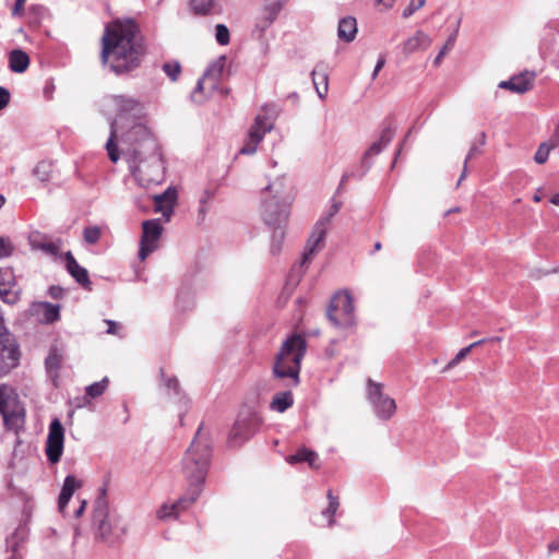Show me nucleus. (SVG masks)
Masks as SVG:
<instances>
[{"mask_svg": "<svg viewBox=\"0 0 559 559\" xmlns=\"http://www.w3.org/2000/svg\"><path fill=\"white\" fill-rule=\"evenodd\" d=\"M340 209H341V202H333V204L331 205L328 214L324 217H322L321 219H323V221H325L326 223L330 224L332 217L334 215H336V213L340 211Z\"/></svg>", "mask_w": 559, "mask_h": 559, "instance_id": "nucleus-51", "label": "nucleus"}, {"mask_svg": "<svg viewBox=\"0 0 559 559\" xmlns=\"http://www.w3.org/2000/svg\"><path fill=\"white\" fill-rule=\"evenodd\" d=\"M286 461L289 464H297V463L306 462V463H308V465L311 468H319V465L316 464V462L318 461V454L313 450H310L306 447L299 448L296 451V453L289 455L286 459Z\"/></svg>", "mask_w": 559, "mask_h": 559, "instance_id": "nucleus-29", "label": "nucleus"}, {"mask_svg": "<svg viewBox=\"0 0 559 559\" xmlns=\"http://www.w3.org/2000/svg\"><path fill=\"white\" fill-rule=\"evenodd\" d=\"M357 34V22L353 16H345L341 19L337 28L338 38L350 43L355 39Z\"/></svg>", "mask_w": 559, "mask_h": 559, "instance_id": "nucleus-28", "label": "nucleus"}, {"mask_svg": "<svg viewBox=\"0 0 559 559\" xmlns=\"http://www.w3.org/2000/svg\"><path fill=\"white\" fill-rule=\"evenodd\" d=\"M117 107V117L110 123V135L106 143L108 157L112 163H117L120 158L118 145L116 143L117 133L128 127L129 121H135L141 118L143 107L140 102L124 95L114 97Z\"/></svg>", "mask_w": 559, "mask_h": 559, "instance_id": "nucleus-5", "label": "nucleus"}, {"mask_svg": "<svg viewBox=\"0 0 559 559\" xmlns=\"http://www.w3.org/2000/svg\"><path fill=\"white\" fill-rule=\"evenodd\" d=\"M307 352L306 338L299 334L288 336L282 344L273 364V377L287 380L286 386L296 388L300 383L301 360ZM294 404L290 389L277 392L271 403L272 411L284 413Z\"/></svg>", "mask_w": 559, "mask_h": 559, "instance_id": "nucleus-3", "label": "nucleus"}, {"mask_svg": "<svg viewBox=\"0 0 559 559\" xmlns=\"http://www.w3.org/2000/svg\"><path fill=\"white\" fill-rule=\"evenodd\" d=\"M55 91V85L51 81H48L44 87V95L47 97V98H51L52 97V93Z\"/></svg>", "mask_w": 559, "mask_h": 559, "instance_id": "nucleus-57", "label": "nucleus"}, {"mask_svg": "<svg viewBox=\"0 0 559 559\" xmlns=\"http://www.w3.org/2000/svg\"><path fill=\"white\" fill-rule=\"evenodd\" d=\"M261 419L255 412H241L229 433L228 442L230 445L237 447L248 441L259 429Z\"/></svg>", "mask_w": 559, "mask_h": 559, "instance_id": "nucleus-12", "label": "nucleus"}, {"mask_svg": "<svg viewBox=\"0 0 559 559\" xmlns=\"http://www.w3.org/2000/svg\"><path fill=\"white\" fill-rule=\"evenodd\" d=\"M326 317L336 328L348 329L356 324L354 300L347 290L336 292L332 296Z\"/></svg>", "mask_w": 559, "mask_h": 559, "instance_id": "nucleus-9", "label": "nucleus"}, {"mask_svg": "<svg viewBox=\"0 0 559 559\" xmlns=\"http://www.w3.org/2000/svg\"><path fill=\"white\" fill-rule=\"evenodd\" d=\"M63 259L68 273L75 280L78 284L84 288H87L92 284L87 270L78 263L71 251H67L63 254Z\"/></svg>", "mask_w": 559, "mask_h": 559, "instance_id": "nucleus-22", "label": "nucleus"}, {"mask_svg": "<svg viewBox=\"0 0 559 559\" xmlns=\"http://www.w3.org/2000/svg\"><path fill=\"white\" fill-rule=\"evenodd\" d=\"M62 362V354L57 347H51L45 359L47 370H58Z\"/></svg>", "mask_w": 559, "mask_h": 559, "instance_id": "nucleus-35", "label": "nucleus"}, {"mask_svg": "<svg viewBox=\"0 0 559 559\" xmlns=\"http://www.w3.org/2000/svg\"><path fill=\"white\" fill-rule=\"evenodd\" d=\"M276 19L266 14V12L262 11L261 16L257 19L254 28L262 35L275 21Z\"/></svg>", "mask_w": 559, "mask_h": 559, "instance_id": "nucleus-43", "label": "nucleus"}, {"mask_svg": "<svg viewBox=\"0 0 559 559\" xmlns=\"http://www.w3.org/2000/svg\"><path fill=\"white\" fill-rule=\"evenodd\" d=\"M559 550V539L558 540H555V542H551L549 545H548V552L551 554V552H555V551H558Z\"/></svg>", "mask_w": 559, "mask_h": 559, "instance_id": "nucleus-61", "label": "nucleus"}, {"mask_svg": "<svg viewBox=\"0 0 559 559\" xmlns=\"http://www.w3.org/2000/svg\"><path fill=\"white\" fill-rule=\"evenodd\" d=\"M285 227L286 226H278V227H271L273 229L272 240H271V253L273 255L280 253L282 249V245L285 237Z\"/></svg>", "mask_w": 559, "mask_h": 559, "instance_id": "nucleus-33", "label": "nucleus"}, {"mask_svg": "<svg viewBox=\"0 0 559 559\" xmlns=\"http://www.w3.org/2000/svg\"><path fill=\"white\" fill-rule=\"evenodd\" d=\"M24 535H25V528L24 527H19L12 534V536L7 539L8 548H11L12 552H13L12 556H11V559H15L16 558V551H17V546H19L17 539L23 540Z\"/></svg>", "mask_w": 559, "mask_h": 559, "instance_id": "nucleus-42", "label": "nucleus"}, {"mask_svg": "<svg viewBox=\"0 0 559 559\" xmlns=\"http://www.w3.org/2000/svg\"><path fill=\"white\" fill-rule=\"evenodd\" d=\"M329 223H326L323 219H319L313 230L308 239L306 251L302 254V259L298 265H295L292 269V272L288 276V281H295L296 283L299 281V277L304 273V267L310 263L313 254L317 252L319 245L323 241L326 230H328Z\"/></svg>", "mask_w": 559, "mask_h": 559, "instance_id": "nucleus-14", "label": "nucleus"}, {"mask_svg": "<svg viewBox=\"0 0 559 559\" xmlns=\"http://www.w3.org/2000/svg\"><path fill=\"white\" fill-rule=\"evenodd\" d=\"M467 162L464 160V164H463V169H462V173H461V176L459 178V182L457 185H460L467 176Z\"/></svg>", "mask_w": 559, "mask_h": 559, "instance_id": "nucleus-62", "label": "nucleus"}, {"mask_svg": "<svg viewBox=\"0 0 559 559\" xmlns=\"http://www.w3.org/2000/svg\"><path fill=\"white\" fill-rule=\"evenodd\" d=\"M377 4L383 5L384 9H390L393 7L395 0H376Z\"/></svg>", "mask_w": 559, "mask_h": 559, "instance_id": "nucleus-59", "label": "nucleus"}, {"mask_svg": "<svg viewBox=\"0 0 559 559\" xmlns=\"http://www.w3.org/2000/svg\"><path fill=\"white\" fill-rule=\"evenodd\" d=\"M457 32L459 29L456 28L450 36L449 38L447 39L445 44L443 45V47L440 49L439 53L436 56L435 60H433V64L435 66H438L441 60L443 59V57L448 53V51H450L454 44H455V40H456V36H457Z\"/></svg>", "mask_w": 559, "mask_h": 559, "instance_id": "nucleus-40", "label": "nucleus"}, {"mask_svg": "<svg viewBox=\"0 0 559 559\" xmlns=\"http://www.w3.org/2000/svg\"><path fill=\"white\" fill-rule=\"evenodd\" d=\"M92 525L95 539L108 546L120 543L127 533L122 516L109 508L106 485L99 488V495L94 502Z\"/></svg>", "mask_w": 559, "mask_h": 559, "instance_id": "nucleus-4", "label": "nucleus"}, {"mask_svg": "<svg viewBox=\"0 0 559 559\" xmlns=\"http://www.w3.org/2000/svg\"><path fill=\"white\" fill-rule=\"evenodd\" d=\"M52 163L47 160L39 162L33 170L34 176L43 182H47L51 178Z\"/></svg>", "mask_w": 559, "mask_h": 559, "instance_id": "nucleus-32", "label": "nucleus"}, {"mask_svg": "<svg viewBox=\"0 0 559 559\" xmlns=\"http://www.w3.org/2000/svg\"><path fill=\"white\" fill-rule=\"evenodd\" d=\"M25 2H26V0H15L13 9H12L13 16H19L22 14V12L24 10Z\"/></svg>", "mask_w": 559, "mask_h": 559, "instance_id": "nucleus-54", "label": "nucleus"}, {"mask_svg": "<svg viewBox=\"0 0 559 559\" xmlns=\"http://www.w3.org/2000/svg\"><path fill=\"white\" fill-rule=\"evenodd\" d=\"M290 201L282 195L277 183H269L262 191L261 217L269 227L286 226Z\"/></svg>", "mask_w": 559, "mask_h": 559, "instance_id": "nucleus-7", "label": "nucleus"}, {"mask_svg": "<svg viewBox=\"0 0 559 559\" xmlns=\"http://www.w3.org/2000/svg\"><path fill=\"white\" fill-rule=\"evenodd\" d=\"M551 142H552V147H556L559 144V124L555 129Z\"/></svg>", "mask_w": 559, "mask_h": 559, "instance_id": "nucleus-60", "label": "nucleus"}, {"mask_svg": "<svg viewBox=\"0 0 559 559\" xmlns=\"http://www.w3.org/2000/svg\"><path fill=\"white\" fill-rule=\"evenodd\" d=\"M225 61H226V58L224 56L219 57V59L215 63H213L211 67L207 68V70L204 72L203 76L198 80L197 85L191 94V99L194 103L201 104L204 100V98L202 96V92L204 88V86H203L204 81L210 76H215V78L219 76L223 72Z\"/></svg>", "mask_w": 559, "mask_h": 559, "instance_id": "nucleus-23", "label": "nucleus"}, {"mask_svg": "<svg viewBox=\"0 0 559 559\" xmlns=\"http://www.w3.org/2000/svg\"><path fill=\"white\" fill-rule=\"evenodd\" d=\"M431 44L430 37L421 31H417L414 36L409 37L403 44V52L412 55L420 49H427Z\"/></svg>", "mask_w": 559, "mask_h": 559, "instance_id": "nucleus-27", "label": "nucleus"}, {"mask_svg": "<svg viewBox=\"0 0 559 559\" xmlns=\"http://www.w3.org/2000/svg\"><path fill=\"white\" fill-rule=\"evenodd\" d=\"M0 415L8 430L17 432L25 425V407L15 390L5 383L0 384Z\"/></svg>", "mask_w": 559, "mask_h": 559, "instance_id": "nucleus-8", "label": "nucleus"}, {"mask_svg": "<svg viewBox=\"0 0 559 559\" xmlns=\"http://www.w3.org/2000/svg\"><path fill=\"white\" fill-rule=\"evenodd\" d=\"M49 295L53 298V299H59L62 297L63 295V289L60 287V286H50L49 287Z\"/></svg>", "mask_w": 559, "mask_h": 559, "instance_id": "nucleus-55", "label": "nucleus"}, {"mask_svg": "<svg viewBox=\"0 0 559 559\" xmlns=\"http://www.w3.org/2000/svg\"><path fill=\"white\" fill-rule=\"evenodd\" d=\"M105 322L108 325L107 333L108 334H116L117 333V326H118L117 322H115L112 320H105Z\"/></svg>", "mask_w": 559, "mask_h": 559, "instance_id": "nucleus-58", "label": "nucleus"}, {"mask_svg": "<svg viewBox=\"0 0 559 559\" xmlns=\"http://www.w3.org/2000/svg\"><path fill=\"white\" fill-rule=\"evenodd\" d=\"M486 342H487L486 338H481V340L476 341V342L472 343L471 345L460 349L459 353L448 362V365L444 368V371L456 366L460 361H462L471 353V350L473 348L477 347L478 345L485 344Z\"/></svg>", "mask_w": 559, "mask_h": 559, "instance_id": "nucleus-31", "label": "nucleus"}, {"mask_svg": "<svg viewBox=\"0 0 559 559\" xmlns=\"http://www.w3.org/2000/svg\"><path fill=\"white\" fill-rule=\"evenodd\" d=\"M29 246L34 250H40L45 253L57 257L59 254L61 240L51 241L48 239L46 235H43L38 231L32 233L28 237Z\"/></svg>", "mask_w": 559, "mask_h": 559, "instance_id": "nucleus-24", "label": "nucleus"}, {"mask_svg": "<svg viewBox=\"0 0 559 559\" xmlns=\"http://www.w3.org/2000/svg\"><path fill=\"white\" fill-rule=\"evenodd\" d=\"M131 174L147 183H160L165 177V164L160 148L143 152L141 148H133L127 157Z\"/></svg>", "mask_w": 559, "mask_h": 559, "instance_id": "nucleus-6", "label": "nucleus"}, {"mask_svg": "<svg viewBox=\"0 0 559 559\" xmlns=\"http://www.w3.org/2000/svg\"><path fill=\"white\" fill-rule=\"evenodd\" d=\"M384 127L381 131L379 141L373 142L369 148L365 152L360 167L361 173L359 174V178H362L367 171L370 169L372 163L370 160L371 157L379 155L384 147L389 145L395 134V127L393 126L392 119H386L384 121Z\"/></svg>", "mask_w": 559, "mask_h": 559, "instance_id": "nucleus-16", "label": "nucleus"}, {"mask_svg": "<svg viewBox=\"0 0 559 559\" xmlns=\"http://www.w3.org/2000/svg\"><path fill=\"white\" fill-rule=\"evenodd\" d=\"M80 486L76 478L73 475H68L64 478L61 491L72 498L75 489Z\"/></svg>", "mask_w": 559, "mask_h": 559, "instance_id": "nucleus-46", "label": "nucleus"}, {"mask_svg": "<svg viewBox=\"0 0 559 559\" xmlns=\"http://www.w3.org/2000/svg\"><path fill=\"white\" fill-rule=\"evenodd\" d=\"M213 444L210 433L199 426L181 460V472L188 481L186 492L171 506L163 504L157 512L159 519L177 516L200 496L212 459Z\"/></svg>", "mask_w": 559, "mask_h": 559, "instance_id": "nucleus-2", "label": "nucleus"}, {"mask_svg": "<svg viewBox=\"0 0 559 559\" xmlns=\"http://www.w3.org/2000/svg\"><path fill=\"white\" fill-rule=\"evenodd\" d=\"M367 385V397L377 417L382 420L390 419L396 411L395 401L383 393V385L381 383L368 379Z\"/></svg>", "mask_w": 559, "mask_h": 559, "instance_id": "nucleus-13", "label": "nucleus"}, {"mask_svg": "<svg viewBox=\"0 0 559 559\" xmlns=\"http://www.w3.org/2000/svg\"><path fill=\"white\" fill-rule=\"evenodd\" d=\"M329 506L325 510L322 511V514L329 518V525L331 526L334 523L333 515L337 511L340 507L338 498L333 495V491L330 489L328 491Z\"/></svg>", "mask_w": 559, "mask_h": 559, "instance_id": "nucleus-36", "label": "nucleus"}, {"mask_svg": "<svg viewBox=\"0 0 559 559\" xmlns=\"http://www.w3.org/2000/svg\"><path fill=\"white\" fill-rule=\"evenodd\" d=\"M122 132L121 140L129 145V148L123 152L126 158L130 156L133 148H141L143 152L154 151L159 147L156 139L153 136L151 130L140 121H132L131 124Z\"/></svg>", "mask_w": 559, "mask_h": 559, "instance_id": "nucleus-11", "label": "nucleus"}, {"mask_svg": "<svg viewBox=\"0 0 559 559\" xmlns=\"http://www.w3.org/2000/svg\"><path fill=\"white\" fill-rule=\"evenodd\" d=\"M312 82L321 99H324L328 93L329 79L326 66L323 62L318 63L311 72Z\"/></svg>", "mask_w": 559, "mask_h": 559, "instance_id": "nucleus-26", "label": "nucleus"}, {"mask_svg": "<svg viewBox=\"0 0 559 559\" xmlns=\"http://www.w3.org/2000/svg\"><path fill=\"white\" fill-rule=\"evenodd\" d=\"M10 100H11L10 91L4 86H0V111L2 109H4L10 104Z\"/></svg>", "mask_w": 559, "mask_h": 559, "instance_id": "nucleus-49", "label": "nucleus"}, {"mask_svg": "<svg viewBox=\"0 0 559 559\" xmlns=\"http://www.w3.org/2000/svg\"><path fill=\"white\" fill-rule=\"evenodd\" d=\"M215 39L222 46L229 44L230 33L225 24H217L215 26Z\"/></svg>", "mask_w": 559, "mask_h": 559, "instance_id": "nucleus-44", "label": "nucleus"}, {"mask_svg": "<svg viewBox=\"0 0 559 559\" xmlns=\"http://www.w3.org/2000/svg\"><path fill=\"white\" fill-rule=\"evenodd\" d=\"M146 53L139 25L133 20L114 21L102 37L100 59L116 75L136 70Z\"/></svg>", "mask_w": 559, "mask_h": 559, "instance_id": "nucleus-1", "label": "nucleus"}, {"mask_svg": "<svg viewBox=\"0 0 559 559\" xmlns=\"http://www.w3.org/2000/svg\"><path fill=\"white\" fill-rule=\"evenodd\" d=\"M13 245L8 237L0 236V259L8 258L13 253Z\"/></svg>", "mask_w": 559, "mask_h": 559, "instance_id": "nucleus-47", "label": "nucleus"}, {"mask_svg": "<svg viewBox=\"0 0 559 559\" xmlns=\"http://www.w3.org/2000/svg\"><path fill=\"white\" fill-rule=\"evenodd\" d=\"M107 384H108V379L104 378L98 382H94V383L87 385L85 389L86 395L92 399L100 396L105 392Z\"/></svg>", "mask_w": 559, "mask_h": 559, "instance_id": "nucleus-39", "label": "nucleus"}, {"mask_svg": "<svg viewBox=\"0 0 559 559\" xmlns=\"http://www.w3.org/2000/svg\"><path fill=\"white\" fill-rule=\"evenodd\" d=\"M272 129V124L267 122V119L262 116H257L254 123L251 126L248 139L239 153L245 155H251L255 153L259 143L263 140L265 133Z\"/></svg>", "mask_w": 559, "mask_h": 559, "instance_id": "nucleus-18", "label": "nucleus"}, {"mask_svg": "<svg viewBox=\"0 0 559 559\" xmlns=\"http://www.w3.org/2000/svg\"><path fill=\"white\" fill-rule=\"evenodd\" d=\"M64 448V428L58 418H53L48 427L45 453L50 464L60 462Z\"/></svg>", "mask_w": 559, "mask_h": 559, "instance_id": "nucleus-15", "label": "nucleus"}, {"mask_svg": "<svg viewBox=\"0 0 559 559\" xmlns=\"http://www.w3.org/2000/svg\"><path fill=\"white\" fill-rule=\"evenodd\" d=\"M551 148H554L552 143L550 145H548L547 143H542L534 155V160L537 164L546 163Z\"/></svg>", "mask_w": 559, "mask_h": 559, "instance_id": "nucleus-45", "label": "nucleus"}, {"mask_svg": "<svg viewBox=\"0 0 559 559\" xmlns=\"http://www.w3.org/2000/svg\"><path fill=\"white\" fill-rule=\"evenodd\" d=\"M22 350L16 336L0 318V378L8 376L21 362Z\"/></svg>", "mask_w": 559, "mask_h": 559, "instance_id": "nucleus-10", "label": "nucleus"}, {"mask_svg": "<svg viewBox=\"0 0 559 559\" xmlns=\"http://www.w3.org/2000/svg\"><path fill=\"white\" fill-rule=\"evenodd\" d=\"M214 197V191L210 190V189H205L200 198V210L199 212L201 214H204L205 213V207L204 205L206 204V202L209 200H211L212 198Z\"/></svg>", "mask_w": 559, "mask_h": 559, "instance_id": "nucleus-50", "label": "nucleus"}, {"mask_svg": "<svg viewBox=\"0 0 559 559\" xmlns=\"http://www.w3.org/2000/svg\"><path fill=\"white\" fill-rule=\"evenodd\" d=\"M287 2L288 0H265L263 11L276 19Z\"/></svg>", "mask_w": 559, "mask_h": 559, "instance_id": "nucleus-38", "label": "nucleus"}, {"mask_svg": "<svg viewBox=\"0 0 559 559\" xmlns=\"http://www.w3.org/2000/svg\"><path fill=\"white\" fill-rule=\"evenodd\" d=\"M163 226L158 219H147L142 224V236L140 240L139 259L146 257L157 249V241L162 235Z\"/></svg>", "mask_w": 559, "mask_h": 559, "instance_id": "nucleus-17", "label": "nucleus"}, {"mask_svg": "<svg viewBox=\"0 0 559 559\" xmlns=\"http://www.w3.org/2000/svg\"><path fill=\"white\" fill-rule=\"evenodd\" d=\"M153 199L155 211H160L168 221L173 214V207L177 200L176 189L169 187L162 194H157Z\"/></svg>", "mask_w": 559, "mask_h": 559, "instance_id": "nucleus-25", "label": "nucleus"}, {"mask_svg": "<svg viewBox=\"0 0 559 559\" xmlns=\"http://www.w3.org/2000/svg\"><path fill=\"white\" fill-rule=\"evenodd\" d=\"M27 314L41 324H51L60 319V306L48 301H34L27 309Z\"/></svg>", "mask_w": 559, "mask_h": 559, "instance_id": "nucleus-19", "label": "nucleus"}, {"mask_svg": "<svg viewBox=\"0 0 559 559\" xmlns=\"http://www.w3.org/2000/svg\"><path fill=\"white\" fill-rule=\"evenodd\" d=\"M71 500V497L60 491L59 499H58V509L60 512H63L67 508L69 501Z\"/></svg>", "mask_w": 559, "mask_h": 559, "instance_id": "nucleus-52", "label": "nucleus"}, {"mask_svg": "<svg viewBox=\"0 0 559 559\" xmlns=\"http://www.w3.org/2000/svg\"><path fill=\"white\" fill-rule=\"evenodd\" d=\"M162 70L164 71V73L173 81H177L180 73H181V66L179 63V61L177 60H171V61H167L165 62L163 66H162Z\"/></svg>", "mask_w": 559, "mask_h": 559, "instance_id": "nucleus-37", "label": "nucleus"}, {"mask_svg": "<svg viewBox=\"0 0 559 559\" xmlns=\"http://www.w3.org/2000/svg\"><path fill=\"white\" fill-rule=\"evenodd\" d=\"M550 202L555 205H558L559 206V192L558 193H555L551 198H550Z\"/></svg>", "mask_w": 559, "mask_h": 559, "instance_id": "nucleus-64", "label": "nucleus"}, {"mask_svg": "<svg viewBox=\"0 0 559 559\" xmlns=\"http://www.w3.org/2000/svg\"><path fill=\"white\" fill-rule=\"evenodd\" d=\"M478 146H484L486 144V133L481 131L478 135V140H475Z\"/></svg>", "mask_w": 559, "mask_h": 559, "instance_id": "nucleus-63", "label": "nucleus"}, {"mask_svg": "<svg viewBox=\"0 0 559 559\" xmlns=\"http://www.w3.org/2000/svg\"><path fill=\"white\" fill-rule=\"evenodd\" d=\"M102 230L98 226H88L83 229V238L88 245H95L99 241Z\"/></svg>", "mask_w": 559, "mask_h": 559, "instance_id": "nucleus-41", "label": "nucleus"}, {"mask_svg": "<svg viewBox=\"0 0 559 559\" xmlns=\"http://www.w3.org/2000/svg\"><path fill=\"white\" fill-rule=\"evenodd\" d=\"M535 76V72L525 70L524 72L511 76L507 81H501L498 86L516 94H524L533 88Z\"/></svg>", "mask_w": 559, "mask_h": 559, "instance_id": "nucleus-21", "label": "nucleus"}, {"mask_svg": "<svg viewBox=\"0 0 559 559\" xmlns=\"http://www.w3.org/2000/svg\"><path fill=\"white\" fill-rule=\"evenodd\" d=\"M190 7L193 13L198 15H207L212 13L214 0H190Z\"/></svg>", "mask_w": 559, "mask_h": 559, "instance_id": "nucleus-34", "label": "nucleus"}, {"mask_svg": "<svg viewBox=\"0 0 559 559\" xmlns=\"http://www.w3.org/2000/svg\"><path fill=\"white\" fill-rule=\"evenodd\" d=\"M162 385L169 396L174 397L175 403L178 404L180 423L182 424V416L188 409L189 400L181 392L179 381L176 377H166L163 369H160Z\"/></svg>", "mask_w": 559, "mask_h": 559, "instance_id": "nucleus-20", "label": "nucleus"}, {"mask_svg": "<svg viewBox=\"0 0 559 559\" xmlns=\"http://www.w3.org/2000/svg\"><path fill=\"white\" fill-rule=\"evenodd\" d=\"M426 3V0H418L415 2L414 0L411 1V3L403 10L402 16L404 19H408L412 16L417 10L423 8Z\"/></svg>", "mask_w": 559, "mask_h": 559, "instance_id": "nucleus-48", "label": "nucleus"}, {"mask_svg": "<svg viewBox=\"0 0 559 559\" xmlns=\"http://www.w3.org/2000/svg\"><path fill=\"white\" fill-rule=\"evenodd\" d=\"M480 153V146H478L477 142L474 141L469 147V151L465 157V162H469L475 155Z\"/></svg>", "mask_w": 559, "mask_h": 559, "instance_id": "nucleus-53", "label": "nucleus"}, {"mask_svg": "<svg viewBox=\"0 0 559 559\" xmlns=\"http://www.w3.org/2000/svg\"><path fill=\"white\" fill-rule=\"evenodd\" d=\"M29 66L28 55L21 49H13L9 53V68L12 72L23 73Z\"/></svg>", "mask_w": 559, "mask_h": 559, "instance_id": "nucleus-30", "label": "nucleus"}, {"mask_svg": "<svg viewBox=\"0 0 559 559\" xmlns=\"http://www.w3.org/2000/svg\"><path fill=\"white\" fill-rule=\"evenodd\" d=\"M384 64H385V58L383 56H380L378 58V61L374 66L373 72H372L373 80L377 78L378 73L381 71V69L384 67Z\"/></svg>", "mask_w": 559, "mask_h": 559, "instance_id": "nucleus-56", "label": "nucleus"}]
</instances>
